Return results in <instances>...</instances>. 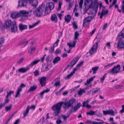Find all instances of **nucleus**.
Returning <instances> with one entry per match:
<instances>
[{
  "mask_svg": "<svg viewBox=\"0 0 124 124\" xmlns=\"http://www.w3.org/2000/svg\"><path fill=\"white\" fill-rule=\"evenodd\" d=\"M54 47H53L51 46V49H50L49 52L51 54H52L54 52Z\"/></svg>",
  "mask_w": 124,
  "mask_h": 124,
  "instance_id": "nucleus-57",
  "label": "nucleus"
},
{
  "mask_svg": "<svg viewBox=\"0 0 124 124\" xmlns=\"http://www.w3.org/2000/svg\"><path fill=\"white\" fill-rule=\"evenodd\" d=\"M40 61V60H35L31 62L30 64H29L28 66L29 67V68L30 67H32L33 66L37 64Z\"/></svg>",
  "mask_w": 124,
  "mask_h": 124,
  "instance_id": "nucleus-23",
  "label": "nucleus"
},
{
  "mask_svg": "<svg viewBox=\"0 0 124 124\" xmlns=\"http://www.w3.org/2000/svg\"><path fill=\"white\" fill-rule=\"evenodd\" d=\"M40 22V21H38L36 23L33 24L32 25H29V28L30 29H31L35 27Z\"/></svg>",
  "mask_w": 124,
  "mask_h": 124,
  "instance_id": "nucleus-29",
  "label": "nucleus"
},
{
  "mask_svg": "<svg viewBox=\"0 0 124 124\" xmlns=\"http://www.w3.org/2000/svg\"><path fill=\"white\" fill-rule=\"evenodd\" d=\"M54 4L53 2L47 3L46 6L45 13L46 15H47L50 13L51 10L54 7Z\"/></svg>",
  "mask_w": 124,
  "mask_h": 124,
  "instance_id": "nucleus-5",
  "label": "nucleus"
},
{
  "mask_svg": "<svg viewBox=\"0 0 124 124\" xmlns=\"http://www.w3.org/2000/svg\"><path fill=\"white\" fill-rule=\"evenodd\" d=\"M29 2L34 8H36L38 4V1L37 0H30Z\"/></svg>",
  "mask_w": 124,
  "mask_h": 124,
  "instance_id": "nucleus-15",
  "label": "nucleus"
},
{
  "mask_svg": "<svg viewBox=\"0 0 124 124\" xmlns=\"http://www.w3.org/2000/svg\"><path fill=\"white\" fill-rule=\"evenodd\" d=\"M120 69V65H117L116 66H114L112 69L110 70L108 72L110 74H116L119 72Z\"/></svg>",
  "mask_w": 124,
  "mask_h": 124,
  "instance_id": "nucleus-6",
  "label": "nucleus"
},
{
  "mask_svg": "<svg viewBox=\"0 0 124 124\" xmlns=\"http://www.w3.org/2000/svg\"><path fill=\"white\" fill-rule=\"evenodd\" d=\"M77 41L75 40L73 41L72 43H68L67 45L69 46L70 49L67 51V53H70L71 49L73 47L75 46L77 42Z\"/></svg>",
  "mask_w": 124,
  "mask_h": 124,
  "instance_id": "nucleus-14",
  "label": "nucleus"
},
{
  "mask_svg": "<svg viewBox=\"0 0 124 124\" xmlns=\"http://www.w3.org/2000/svg\"><path fill=\"white\" fill-rule=\"evenodd\" d=\"M62 5V3L60 1L59 2V7L57 9V10L58 11L60 10L61 8V6Z\"/></svg>",
  "mask_w": 124,
  "mask_h": 124,
  "instance_id": "nucleus-56",
  "label": "nucleus"
},
{
  "mask_svg": "<svg viewBox=\"0 0 124 124\" xmlns=\"http://www.w3.org/2000/svg\"><path fill=\"white\" fill-rule=\"evenodd\" d=\"M109 115H110L112 116L114 115V111L112 110H108Z\"/></svg>",
  "mask_w": 124,
  "mask_h": 124,
  "instance_id": "nucleus-42",
  "label": "nucleus"
},
{
  "mask_svg": "<svg viewBox=\"0 0 124 124\" xmlns=\"http://www.w3.org/2000/svg\"><path fill=\"white\" fill-rule=\"evenodd\" d=\"M11 17L13 19L19 17V12L16 11L12 13L11 14Z\"/></svg>",
  "mask_w": 124,
  "mask_h": 124,
  "instance_id": "nucleus-17",
  "label": "nucleus"
},
{
  "mask_svg": "<svg viewBox=\"0 0 124 124\" xmlns=\"http://www.w3.org/2000/svg\"><path fill=\"white\" fill-rule=\"evenodd\" d=\"M74 1L72 2L71 3H70L69 4V6L68 7V9L70 10V8L72 7V6H73V4H74Z\"/></svg>",
  "mask_w": 124,
  "mask_h": 124,
  "instance_id": "nucleus-46",
  "label": "nucleus"
},
{
  "mask_svg": "<svg viewBox=\"0 0 124 124\" xmlns=\"http://www.w3.org/2000/svg\"><path fill=\"white\" fill-rule=\"evenodd\" d=\"M84 61H82L79 64H78L77 65V66L78 67V68L79 67H80L82 65L83 63H84Z\"/></svg>",
  "mask_w": 124,
  "mask_h": 124,
  "instance_id": "nucleus-61",
  "label": "nucleus"
},
{
  "mask_svg": "<svg viewBox=\"0 0 124 124\" xmlns=\"http://www.w3.org/2000/svg\"><path fill=\"white\" fill-rule=\"evenodd\" d=\"M108 13V10H106L105 11L104 9H103L102 10L101 14H102L103 16L107 15Z\"/></svg>",
  "mask_w": 124,
  "mask_h": 124,
  "instance_id": "nucleus-35",
  "label": "nucleus"
},
{
  "mask_svg": "<svg viewBox=\"0 0 124 124\" xmlns=\"http://www.w3.org/2000/svg\"><path fill=\"white\" fill-rule=\"evenodd\" d=\"M19 28L21 31H22L23 30L26 29L27 28V25H23L22 23L20 24L19 25Z\"/></svg>",
  "mask_w": 124,
  "mask_h": 124,
  "instance_id": "nucleus-21",
  "label": "nucleus"
},
{
  "mask_svg": "<svg viewBox=\"0 0 124 124\" xmlns=\"http://www.w3.org/2000/svg\"><path fill=\"white\" fill-rule=\"evenodd\" d=\"M120 37H121L122 38H124V28L118 34V38H120Z\"/></svg>",
  "mask_w": 124,
  "mask_h": 124,
  "instance_id": "nucleus-26",
  "label": "nucleus"
},
{
  "mask_svg": "<svg viewBox=\"0 0 124 124\" xmlns=\"http://www.w3.org/2000/svg\"><path fill=\"white\" fill-rule=\"evenodd\" d=\"M122 86L121 85H116L115 86V88L116 89H119L121 88Z\"/></svg>",
  "mask_w": 124,
  "mask_h": 124,
  "instance_id": "nucleus-54",
  "label": "nucleus"
},
{
  "mask_svg": "<svg viewBox=\"0 0 124 124\" xmlns=\"http://www.w3.org/2000/svg\"><path fill=\"white\" fill-rule=\"evenodd\" d=\"M25 85L23 83L21 84L20 85L19 87L18 88V89L20 90L21 91H22V88L25 87Z\"/></svg>",
  "mask_w": 124,
  "mask_h": 124,
  "instance_id": "nucleus-34",
  "label": "nucleus"
},
{
  "mask_svg": "<svg viewBox=\"0 0 124 124\" xmlns=\"http://www.w3.org/2000/svg\"><path fill=\"white\" fill-rule=\"evenodd\" d=\"M59 41V39H57L56 41L54 44L53 45V47L54 48L55 47L57 46L58 45V44Z\"/></svg>",
  "mask_w": 124,
  "mask_h": 124,
  "instance_id": "nucleus-40",
  "label": "nucleus"
},
{
  "mask_svg": "<svg viewBox=\"0 0 124 124\" xmlns=\"http://www.w3.org/2000/svg\"><path fill=\"white\" fill-rule=\"evenodd\" d=\"M28 41L25 39L23 40L21 43L19 44V45H23L24 46H25L28 43Z\"/></svg>",
  "mask_w": 124,
  "mask_h": 124,
  "instance_id": "nucleus-30",
  "label": "nucleus"
},
{
  "mask_svg": "<svg viewBox=\"0 0 124 124\" xmlns=\"http://www.w3.org/2000/svg\"><path fill=\"white\" fill-rule=\"evenodd\" d=\"M79 36V34L78 31H76L75 33L74 39L77 40L78 39V37Z\"/></svg>",
  "mask_w": 124,
  "mask_h": 124,
  "instance_id": "nucleus-38",
  "label": "nucleus"
},
{
  "mask_svg": "<svg viewBox=\"0 0 124 124\" xmlns=\"http://www.w3.org/2000/svg\"><path fill=\"white\" fill-rule=\"evenodd\" d=\"M95 89L94 88H93V90L92 91L93 93L94 94H95L98 91H100V89L99 88L97 87L95 88L96 90H94Z\"/></svg>",
  "mask_w": 124,
  "mask_h": 124,
  "instance_id": "nucleus-43",
  "label": "nucleus"
},
{
  "mask_svg": "<svg viewBox=\"0 0 124 124\" xmlns=\"http://www.w3.org/2000/svg\"><path fill=\"white\" fill-rule=\"evenodd\" d=\"M67 116H65L64 115H62V116L64 120H66L67 118L69 117L70 113L69 112V113H67Z\"/></svg>",
  "mask_w": 124,
  "mask_h": 124,
  "instance_id": "nucleus-31",
  "label": "nucleus"
},
{
  "mask_svg": "<svg viewBox=\"0 0 124 124\" xmlns=\"http://www.w3.org/2000/svg\"><path fill=\"white\" fill-rule=\"evenodd\" d=\"M11 31L13 32H15L17 31V27L15 21L12 22V26L11 27Z\"/></svg>",
  "mask_w": 124,
  "mask_h": 124,
  "instance_id": "nucleus-18",
  "label": "nucleus"
},
{
  "mask_svg": "<svg viewBox=\"0 0 124 124\" xmlns=\"http://www.w3.org/2000/svg\"><path fill=\"white\" fill-rule=\"evenodd\" d=\"M55 81V83L53 85L57 87L58 86H60V81L59 78H57L54 80Z\"/></svg>",
  "mask_w": 124,
  "mask_h": 124,
  "instance_id": "nucleus-22",
  "label": "nucleus"
},
{
  "mask_svg": "<svg viewBox=\"0 0 124 124\" xmlns=\"http://www.w3.org/2000/svg\"><path fill=\"white\" fill-rule=\"evenodd\" d=\"M117 1V0H113L112 4L111 5H110L109 7V8L110 9H111L113 6L115 5V8H117V9H118V8H119V7L118 5L117 4H116Z\"/></svg>",
  "mask_w": 124,
  "mask_h": 124,
  "instance_id": "nucleus-20",
  "label": "nucleus"
},
{
  "mask_svg": "<svg viewBox=\"0 0 124 124\" xmlns=\"http://www.w3.org/2000/svg\"><path fill=\"white\" fill-rule=\"evenodd\" d=\"M12 25L11 21L10 20H8L4 22V25L3 26V27L5 28L10 29V27Z\"/></svg>",
  "mask_w": 124,
  "mask_h": 124,
  "instance_id": "nucleus-12",
  "label": "nucleus"
},
{
  "mask_svg": "<svg viewBox=\"0 0 124 124\" xmlns=\"http://www.w3.org/2000/svg\"><path fill=\"white\" fill-rule=\"evenodd\" d=\"M76 100L74 99H71L67 102H65L64 103L65 105L64 108L65 109H69L70 107H72L71 109L69 112L72 113L76 112L77 110L74 107H73V104L75 102Z\"/></svg>",
  "mask_w": 124,
  "mask_h": 124,
  "instance_id": "nucleus-2",
  "label": "nucleus"
},
{
  "mask_svg": "<svg viewBox=\"0 0 124 124\" xmlns=\"http://www.w3.org/2000/svg\"><path fill=\"white\" fill-rule=\"evenodd\" d=\"M36 88L37 86L36 85H33L31 86L29 90L28 91L27 93L34 91L36 89Z\"/></svg>",
  "mask_w": 124,
  "mask_h": 124,
  "instance_id": "nucleus-25",
  "label": "nucleus"
},
{
  "mask_svg": "<svg viewBox=\"0 0 124 124\" xmlns=\"http://www.w3.org/2000/svg\"><path fill=\"white\" fill-rule=\"evenodd\" d=\"M30 0H21L18 2V6L20 7H24L26 5L28 1L29 2Z\"/></svg>",
  "mask_w": 124,
  "mask_h": 124,
  "instance_id": "nucleus-11",
  "label": "nucleus"
},
{
  "mask_svg": "<svg viewBox=\"0 0 124 124\" xmlns=\"http://www.w3.org/2000/svg\"><path fill=\"white\" fill-rule=\"evenodd\" d=\"M107 75V73L105 74L102 77V78H101V82L103 83L104 82V81L105 79V77Z\"/></svg>",
  "mask_w": 124,
  "mask_h": 124,
  "instance_id": "nucleus-45",
  "label": "nucleus"
},
{
  "mask_svg": "<svg viewBox=\"0 0 124 124\" xmlns=\"http://www.w3.org/2000/svg\"><path fill=\"white\" fill-rule=\"evenodd\" d=\"M51 20L55 23H57L58 21L57 16L55 14H53L52 15L51 18Z\"/></svg>",
  "mask_w": 124,
  "mask_h": 124,
  "instance_id": "nucleus-24",
  "label": "nucleus"
},
{
  "mask_svg": "<svg viewBox=\"0 0 124 124\" xmlns=\"http://www.w3.org/2000/svg\"><path fill=\"white\" fill-rule=\"evenodd\" d=\"M122 109L120 111V113H122L124 112V105H122Z\"/></svg>",
  "mask_w": 124,
  "mask_h": 124,
  "instance_id": "nucleus-64",
  "label": "nucleus"
},
{
  "mask_svg": "<svg viewBox=\"0 0 124 124\" xmlns=\"http://www.w3.org/2000/svg\"><path fill=\"white\" fill-rule=\"evenodd\" d=\"M27 106H29L30 109L31 108L33 110H34L35 108V106L34 105H31V107H30L29 105H28Z\"/></svg>",
  "mask_w": 124,
  "mask_h": 124,
  "instance_id": "nucleus-62",
  "label": "nucleus"
},
{
  "mask_svg": "<svg viewBox=\"0 0 124 124\" xmlns=\"http://www.w3.org/2000/svg\"><path fill=\"white\" fill-rule=\"evenodd\" d=\"M35 47H33L32 48L30 51L29 50L28 51L30 53V54L32 55V54L33 52L35 51Z\"/></svg>",
  "mask_w": 124,
  "mask_h": 124,
  "instance_id": "nucleus-44",
  "label": "nucleus"
},
{
  "mask_svg": "<svg viewBox=\"0 0 124 124\" xmlns=\"http://www.w3.org/2000/svg\"><path fill=\"white\" fill-rule=\"evenodd\" d=\"M71 17V16L70 15H67V17L65 16V21L67 23H69L70 21Z\"/></svg>",
  "mask_w": 124,
  "mask_h": 124,
  "instance_id": "nucleus-27",
  "label": "nucleus"
},
{
  "mask_svg": "<svg viewBox=\"0 0 124 124\" xmlns=\"http://www.w3.org/2000/svg\"><path fill=\"white\" fill-rule=\"evenodd\" d=\"M103 114L104 115H106L108 114L109 115L108 111V110L107 111H103Z\"/></svg>",
  "mask_w": 124,
  "mask_h": 124,
  "instance_id": "nucleus-60",
  "label": "nucleus"
},
{
  "mask_svg": "<svg viewBox=\"0 0 124 124\" xmlns=\"http://www.w3.org/2000/svg\"><path fill=\"white\" fill-rule=\"evenodd\" d=\"M61 50L59 49H57L55 51V53L56 55H58L59 53H61Z\"/></svg>",
  "mask_w": 124,
  "mask_h": 124,
  "instance_id": "nucleus-52",
  "label": "nucleus"
},
{
  "mask_svg": "<svg viewBox=\"0 0 124 124\" xmlns=\"http://www.w3.org/2000/svg\"><path fill=\"white\" fill-rule=\"evenodd\" d=\"M93 17L91 16H88L85 18L83 20V26L84 27L86 23H90L93 20Z\"/></svg>",
  "mask_w": 124,
  "mask_h": 124,
  "instance_id": "nucleus-13",
  "label": "nucleus"
},
{
  "mask_svg": "<svg viewBox=\"0 0 124 124\" xmlns=\"http://www.w3.org/2000/svg\"><path fill=\"white\" fill-rule=\"evenodd\" d=\"M4 41L5 39L4 38L2 37L0 38V45L4 43Z\"/></svg>",
  "mask_w": 124,
  "mask_h": 124,
  "instance_id": "nucleus-47",
  "label": "nucleus"
},
{
  "mask_svg": "<svg viewBox=\"0 0 124 124\" xmlns=\"http://www.w3.org/2000/svg\"><path fill=\"white\" fill-rule=\"evenodd\" d=\"M21 91H20V90L18 89V91H17V92L16 95L15 96V97L16 98L18 96H19L20 95V93L21 92Z\"/></svg>",
  "mask_w": 124,
  "mask_h": 124,
  "instance_id": "nucleus-59",
  "label": "nucleus"
},
{
  "mask_svg": "<svg viewBox=\"0 0 124 124\" xmlns=\"http://www.w3.org/2000/svg\"><path fill=\"white\" fill-rule=\"evenodd\" d=\"M29 67L28 66L26 68H22L19 69L18 70V71L21 73L26 72L29 70Z\"/></svg>",
  "mask_w": 124,
  "mask_h": 124,
  "instance_id": "nucleus-19",
  "label": "nucleus"
},
{
  "mask_svg": "<svg viewBox=\"0 0 124 124\" xmlns=\"http://www.w3.org/2000/svg\"><path fill=\"white\" fill-rule=\"evenodd\" d=\"M29 107V106H27L25 111L24 112L23 115L24 117L26 116L27 114L28 113L30 109Z\"/></svg>",
  "mask_w": 124,
  "mask_h": 124,
  "instance_id": "nucleus-33",
  "label": "nucleus"
},
{
  "mask_svg": "<svg viewBox=\"0 0 124 124\" xmlns=\"http://www.w3.org/2000/svg\"><path fill=\"white\" fill-rule=\"evenodd\" d=\"M30 12V11H26L24 10H21L19 12V17H27Z\"/></svg>",
  "mask_w": 124,
  "mask_h": 124,
  "instance_id": "nucleus-9",
  "label": "nucleus"
},
{
  "mask_svg": "<svg viewBox=\"0 0 124 124\" xmlns=\"http://www.w3.org/2000/svg\"><path fill=\"white\" fill-rule=\"evenodd\" d=\"M94 1L93 2V0H84V5L85 8L83 10L84 14L86 13L89 8H91L92 7L98 8L99 3L98 0H94Z\"/></svg>",
  "mask_w": 124,
  "mask_h": 124,
  "instance_id": "nucleus-1",
  "label": "nucleus"
},
{
  "mask_svg": "<svg viewBox=\"0 0 124 124\" xmlns=\"http://www.w3.org/2000/svg\"><path fill=\"white\" fill-rule=\"evenodd\" d=\"M92 11L90 10L89 11V12L88 13V15H91L92 16V17H95L96 14L97 13V11L98 9V8H96L94 7L93 8V7H92Z\"/></svg>",
  "mask_w": 124,
  "mask_h": 124,
  "instance_id": "nucleus-10",
  "label": "nucleus"
},
{
  "mask_svg": "<svg viewBox=\"0 0 124 124\" xmlns=\"http://www.w3.org/2000/svg\"><path fill=\"white\" fill-rule=\"evenodd\" d=\"M73 27H74L75 29H77L78 28V26L77 23L75 22H74L72 23Z\"/></svg>",
  "mask_w": 124,
  "mask_h": 124,
  "instance_id": "nucleus-51",
  "label": "nucleus"
},
{
  "mask_svg": "<svg viewBox=\"0 0 124 124\" xmlns=\"http://www.w3.org/2000/svg\"><path fill=\"white\" fill-rule=\"evenodd\" d=\"M99 68L98 66H96L92 68V70L93 71V73L94 74L96 72V71Z\"/></svg>",
  "mask_w": 124,
  "mask_h": 124,
  "instance_id": "nucleus-41",
  "label": "nucleus"
},
{
  "mask_svg": "<svg viewBox=\"0 0 124 124\" xmlns=\"http://www.w3.org/2000/svg\"><path fill=\"white\" fill-rule=\"evenodd\" d=\"M95 111H93L92 110H91L89 112H86V114L87 115L93 116L95 114Z\"/></svg>",
  "mask_w": 124,
  "mask_h": 124,
  "instance_id": "nucleus-32",
  "label": "nucleus"
},
{
  "mask_svg": "<svg viewBox=\"0 0 124 124\" xmlns=\"http://www.w3.org/2000/svg\"><path fill=\"white\" fill-rule=\"evenodd\" d=\"M82 105L80 103H78L76 106H75L74 107L76 109H77V110L79 108H80Z\"/></svg>",
  "mask_w": 124,
  "mask_h": 124,
  "instance_id": "nucleus-48",
  "label": "nucleus"
},
{
  "mask_svg": "<svg viewBox=\"0 0 124 124\" xmlns=\"http://www.w3.org/2000/svg\"><path fill=\"white\" fill-rule=\"evenodd\" d=\"M24 59L23 58H21L19 61L17 62V64H19L21 63L23 61V60Z\"/></svg>",
  "mask_w": 124,
  "mask_h": 124,
  "instance_id": "nucleus-53",
  "label": "nucleus"
},
{
  "mask_svg": "<svg viewBox=\"0 0 124 124\" xmlns=\"http://www.w3.org/2000/svg\"><path fill=\"white\" fill-rule=\"evenodd\" d=\"M46 80V77H42L39 80V81L40 83L42 86H45Z\"/></svg>",
  "mask_w": 124,
  "mask_h": 124,
  "instance_id": "nucleus-16",
  "label": "nucleus"
},
{
  "mask_svg": "<svg viewBox=\"0 0 124 124\" xmlns=\"http://www.w3.org/2000/svg\"><path fill=\"white\" fill-rule=\"evenodd\" d=\"M100 39L99 40L93 45V46L91 48L89 51V53L90 54L92 55L95 53L96 52L98 46V44L100 42Z\"/></svg>",
  "mask_w": 124,
  "mask_h": 124,
  "instance_id": "nucleus-7",
  "label": "nucleus"
},
{
  "mask_svg": "<svg viewBox=\"0 0 124 124\" xmlns=\"http://www.w3.org/2000/svg\"><path fill=\"white\" fill-rule=\"evenodd\" d=\"M52 59V57L50 55H49L47 57L46 60L47 62H51Z\"/></svg>",
  "mask_w": 124,
  "mask_h": 124,
  "instance_id": "nucleus-39",
  "label": "nucleus"
},
{
  "mask_svg": "<svg viewBox=\"0 0 124 124\" xmlns=\"http://www.w3.org/2000/svg\"><path fill=\"white\" fill-rule=\"evenodd\" d=\"M12 105H10L8 106H7L5 108V109L6 111H8L10 110L12 108Z\"/></svg>",
  "mask_w": 124,
  "mask_h": 124,
  "instance_id": "nucleus-36",
  "label": "nucleus"
},
{
  "mask_svg": "<svg viewBox=\"0 0 124 124\" xmlns=\"http://www.w3.org/2000/svg\"><path fill=\"white\" fill-rule=\"evenodd\" d=\"M85 91L83 89H80L78 92V94L79 95H81L83 93H85Z\"/></svg>",
  "mask_w": 124,
  "mask_h": 124,
  "instance_id": "nucleus-37",
  "label": "nucleus"
},
{
  "mask_svg": "<svg viewBox=\"0 0 124 124\" xmlns=\"http://www.w3.org/2000/svg\"><path fill=\"white\" fill-rule=\"evenodd\" d=\"M83 1V0H80L79 3V5L80 8L81 9L82 8Z\"/></svg>",
  "mask_w": 124,
  "mask_h": 124,
  "instance_id": "nucleus-50",
  "label": "nucleus"
},
{
  "mask_svg": "<svg viewBox=\"0 0 124 124\" xmlns=\"http://www.w3.org/2000/svg\"><path fill=\"white\" fill-rule=\"evenodd\" d=\"M60 60V58L59 56H57L55 57V59L53 60V63L54 64H55L58 63Z\"/></svg>",
  "mask_w": 124,
  "mask_h": 124,
  "instance_id": "nucleus-28",
  "label": "nucleus"
},
{
  "mask_svg": "<svg viewBox=\"0 0 124 124\" xmlns=\"http://www.w3.org/2000/svg\"><path fill=\"white\" fill-rule=\"evenodd\" d=\"M35 76H37L39 74V71L37 70L33 72Z\"/></svg>",
  "mask_w": 124,
  "mask_h": 124,
  "instance_id": "nucleus-55",
  "label": "nucleus"
},
{
  "mask_svg": "<svg viewBox=\"0 0 124 124\" xmlns=\"http://www.w3.org/2000/svg\"><path fill=\"white\" fill-rule=\"evenodd\" d=\"M73 74L71 72L70 74L68 75L66 77V78L68 79L70 78L73 75Z\"/></svg>",
  "mask_w": 124,
  "mask_h": 124,
  "instance_id": "nucleus-58",
  "label": "nucleus"
},
{
  "mask_svg": "<svg viewBox=\"0 0 124 124\" xmlns=\"http://www.w3.org/2000/svg\"><path fill=\"white\" fill-rule=\"evenodd\" d=\"M117 39H119L117 46V48H119L121 49L124 48V39L121 37H120V38L117 37Z\"/></svg>",
  "mask_w": 124,
  "mask_h": 124,
  "instance_id": "nucleus-8",
  "label": "nucleus"
},
{
  "mask_svg": "<svg viewBox=\"0 0 124 124\" xmlns=\"http://www.w3.org/2000/svg\"><path fill=\"white\" fill-rule=\"evenodd\" d=\"M14 92L13 91H10L9 92H8V91L7 92V94H8L9 96H10L12 93H14Z\"/></svg>",
  "mask_w": 124,
  "mask_h": 124,
  "instance_id": "nucleus-63",
  "label": "nucleus"
},
{
  "mask_svg": "<svg viewBox=\"0 0 124 124\" xmlns=\"http://www.w3.org/2000/svg\"><path fill=\"white\" fill-rule=\"evenodd\" d=\"M45 9V5L42 4L38 7L35 11L33 9H32L30 11V12H32V11L36 16L40 17L42 16L43 13Z\"/></svg>",
  "mask_w": 124,
  "mask_h": 124,
  "instance_id": "nucleus-4",
  "label": "nucleus"
},
{
  "mask_svg": "<svg viewBox=\"0 0 124 124\" xmlns=\"http://www.w3.org/2000/svg\"><path fill=\"white\" fill-rule=\"evenodd\" d=\"M64 103L63 102H60L54 105L52 107V109L54 111L53 114L55 116H58L61 110V107Z\"/></svg>",
  "mask_w": 124,
  "mask_h": 124,
  "instance_id": "nucleus-3",
  "label": "nucleus"
},
{
  "mask_svg": "<svg viewBox=\"0 0 124 124\" xmlns=\"http://www.w3.org/2000/svg\"><path fill=\"white\" fill-rule=\"evenodd\" d=\"M101 121H102V122H92V123L91 124H102L104 123V122L103 120H101Z\"/></svg>",
  "mask_w": 124,
  "mask_h": 124,
  "instance_id": "nucleus-49",
  "label": "nucleus"
}]
</instances>
